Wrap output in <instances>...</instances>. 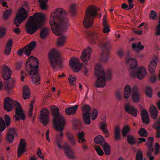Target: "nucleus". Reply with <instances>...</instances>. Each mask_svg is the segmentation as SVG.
Returning a JSON list of instances; mask_svg holds the SVG:
<instances>
[{"instance_id":"f257e3e1","label":"nucleus","mask_w":160,"mask_h":160,"mask_svg":"<svg viewBox=\"0 0 160 160\" xmlns=\"http://www.w3.org/2000/svg\"><path fill=\"white\" fill-rule=\"evenodd\" d=\"M67 13L62 8H58L51 15L50 24L53 32L56 35L60 36L57 41L58 46L64 45L66 37L61 34L62 31H65L68 24Z\"/></svg>"},{"instance_id":"f03ea898","label":"nucleus","mask_w":160,"mask_h":160,"mask_svg":"<svg viewBox=\"0 0 160 160\" xmlns=\"http://www.w3.org/2000/svg\"><path fill=\"white\" fill-rule=\"evenodd\" d=\"M89 41L91 44L98 42L100 47L104 51L101 55L100 59L104 63H106L108 60L109 58V51L111 45L108 40L105 41V38L103 35L99 32L95 31L90 34Z\"/></svg>"},{"instance_id":"7ed1b4c3","label":"nucleus","mask_w":160,"mask_h":160,"mask_svg":"<svg viewBox=\"0 0 160 160\" xmlns=\"http://www.w3.org/2000/svg\"><path fill=\"white\" fill-rule=\"evenodd\" d=\"M130 53L128 52L126 55V58L127 59L126 63L131 75L133 77H137L140 79H143L147 73L146 69L143 67L138 68L136 60L135 58H130Z\"/></svg>"},{"instance_id":"20e7f679","label":"nucleus","mask_w":160,"mask_h":160,"mask_svg":"<svg viewBox=\"0 0 160 160\" xmlns=\"http://www.w3.org/2000/svg\"><path fill=\"white\" fill-rule=\"evenodd\" d=\"M39 62L38 60L32 56L27 60L26 67L27 71L29 72L33 83L36 85L39 84L40 78L38 72Z\"/></svg>"},{"instance_id":"39448f33","label":"nucleus","mask_w":160,"mask_h":160,"mask_svg":"<svg viewBox=\"0 0 160 160\" xmlns=\"http://www.w3.org/2000/svg\"><path fill=\"white\" fill-rule=\"evenodd\" d=\"M95 69V74L97 79L95 85L97 88H103L105 86L106 79H111V71L108 70L106 74L103 68L99 64L96 65Z\"/></svg>"},{"instance_id":"423d86ee","label":"nucleus","mask_w":160,"mask_h":160,"mask_svg":"<svg viewBox=\"0 0 160 160\" xmlns=\"http://www.w3.org/2000/svg\"><path fill=\"white\" fill-rule=\"evenodd\" d=\"M14 106L15 107V114L17 116L16 118V119L17 121L25 119L26 117L20 103L16 101H13L9 97H6L4 99V108L8 112L12 110Z\"/></svg>"},{"instance_id":"0eeeda50","label":"nucleus","mask_w":160,"mask_h":160,"mask_svg":"<svg viewBox=\"0 0 160 160\" xmlns=\"http://www.w3.org/2000/svg\"><path fill=\"white\" fill-rule=\"evenodd\" d=\"M51 108L53 116V124L54 127L58 130L62 131L65 125V119L59 114V109L58 108L54 106H52Z\"/></svg>"},{"instance_id":"6e6552de","label":"nucleus","mask_w":160,"mask_h":160,"mask_svg":"<svg viewBox=\"0 0 160 160\" xmlns=\"http://www.w3.org/2000/svg\"><path fill=\"white\" fill-rule=\"evenodd\" d=\"M99 9V8L92 6H89L87 8L83 22L84 27L88 28L92 26L93 19L97 15V11Z\"/></svg>"},{"instance_id":"1a4fd4ad","label":"nucleus","mask_w":160,"mask_h":160,"mask_svg":"<svg viewBox=\"0 0 160 160\" xmlns=\"http://www.w3.org/2000/svg\"><path fill=\"white\" fill-rule=\"evenodd\" d=\"M2 71V76L3 79L6 80L5 83V89L8 94L11 93L12 89L13 88L14 85V81L12 79L11 81H9L8 80L9 79L12 74V72L7 66L5 65L3 67Z\"/></svg>"},{"instance_id":"9d476101","label":"nucleus","mask_w":160,"mask_h":160,"mask_svg":"<svg viewBox=\"0 0 160 160\" xmlns=\"http://www.w3.org/2000/svg\"><path fill=\"white\" fill-rule=\"evenodd\" d=\"M63 130L62 131L58 130L61 132L59 135L57 136L55 140V143L57 144L59 149H61L64 148L65 153L68 158L71 159H73L75 158L73 155V152L67 143H65L63 147L61 144L62 142V138L63 136V134L62 132Z\"/></svg>"},{"instance_id":"9b49d317","label":"nucleus","mask_w":160,"mask_h":160,"mask_svg":"<svg viewBox=\"0 0 160 160\" xmlns=\"http://www.w3.org/2000/svg\"><path fill=\"white\" fill-rule=\"evenodd\" d=\"M48 57L49 63L53 68L55 69L61 64L62 58L59 52L56 49L51 50L49 52Z\"/></svg>"},{"instance_id":"f8f14e48","label":"nucleus","mask_w":160,"mask_h":160,"mask_svg":"<svg viewBox=\"0 0 160 160\" xmlns=\"http://www.w3.org/2000/svg\"><path fill=\"white\" fill-rule=\"evenodd\" d=\"M42 17L36 18V22L33 21L27 22L26 26V30L29 34H32L35 33L39 28H41L43 25L42 23Z\"/></svg>"},{"instance_id":"ddd939ff","label":"nucleus","mask_w":160,"mask_h":160,"mask_svg":"<svg viewBox=\"0 0 160 160\" xmlns=\"http://www.w3.org/2000/svg\"><path fill=\"white\" fill-rule=\"evenodd\" d=\"M92 49L90 47H88L87 48L85 49L82 53L81 58V60L83 61L86 62L88 60H89L90 59V56ZM87 63V62H85V65L84 66V68L82 69V71L84 73V75L86 76H88V69L86 67Z\"/></svg>"},{"instance_id":"4468645a","label":"nucleus","mask_w":160,"mask_h":160,"mask_svg":"<svg viewBox=\"0 0 160 160\" xmlns=\"http://www.w3.org/2000/svg\"><path fill=\"white\" fill-rule=\"evenodd\" d=\"M28 14L26 9L23 7H21L19 12L17 13L14 20V23L17 27H19V25L27 18Z\"/></svg>"},{"instance_id":"2eb2a0df","label":"nucleus","mask_w":160,"mask_h":160,"mask_svg":"<svg viewBox=\"0 0 160 160\" xmlns=\"http://www.w3.org/2000/svg\"><path fill=\"white\" fill-rule=\"evenodd\" d=\"M36 45L35 41H32L21 49L18 50L17 54L19 56H22L24 53L26 55L28 56L31 51L36 47Z\"/></svg>"},{"instance_id":"dca6fc26","label":"nucleus","mask_w":160,"mask_h":160,"mask_svg":"<svg viewBox=\"0 0 160 160\" xmlns=\"http://www.w3.org/2000/svg\"><path fill=\"white\" fill-rule=\"evenodd\" d=\"M82 118L84 123L87 125L91 123V108L88 105H84L82 108Z\"/></svg>"},{"instance_id":"f3484780","label":"nucleus","mask_w":160,"mask_h":160,"mask_svg":"<svg viewBox=\"0 0 160 160\" xmlns=\"http://www.w3.org/2000/svg\"><path fill=\"white\" fill-rule=\"evenodd\" d=\"M69 62L70 67L75 72H77L80 71L83 65L82 63H80L79 59L74 58H72L69 60Z\"/></svg>"},{"instance_id":"a211bd4d","label":"nucleus","mask_w":160,"mask_h":160,"mask_svg":"<svg viewBox=\"0 0 160 160\" xmlns=\"http://www.w3.org/2000/svg\"><path fill=\"white\" fill-rule=\"evenodd\" d=\"M49 114V111L48 109L45 108H43L41 111L40 115V121L44 126H45L49 122L48 116Z\"/></svg>"},{"instance_id":"6ab92c4d","label":"nucleus","mask_w":160,"mask_h":160,"mask_svg":"<svg viewBox=\"0 0 160 160\" xmlns=\"http://www.w3.org/2000/svg\"><path fill=\"white\" fill-rule=\"evenodd\" d=\"M26 145L25 140L23 138L21 139L19 143V146L18 149L17 155L19 158L20 157L21 155L26 152V151L25 148Z\"/></svg>"},{"instance_id":"aec40b11","label":"nucleus","mask_w":160,"mask_h":160,"mask_svg":"<svg viewBox=\"0 0 160 160\" xmlns=\"http://www.w3.org/2000/svg\"><path fill=\"white\" fill-rule=\"evenodd\" d=\"M84 132L82 131L81 132H78L77 136L79 139V143L82 144V148L84 150H86L88 148L86 143L87 140L84 138Z\"/></svg>"},{"instance_id":"412c9836","label":"nucleus","mask_w":160,"mask_h":160,"mask_svg":"<svg viewBox=\"0 0 160 160\" xmlns=\"http://www.w3.org/2000/svg\"><path fill=\"white\" fill-rule=\"evenodd\" d=\"M124 109L126 112L136 117L137 115V109L133 106L129 105L128 104H126L124 107Z\"/></svg>"},{"instance_id":"4be33fe9","label":"nucleus","mask_w":160,"mask_h":160,"mask_svg":"<svg viewBox=\"0 0 160 160\" xmlns=\"http://www.w3.org/2000/svg\"><path fill=\"white\" fill-rule=\"evenodd\" d=\"M140 95L139 93L138 89L136 86L134 87L132 89V98L135 102H138L140 100Z\"/></svg>"},{"instance_id":"5701e85b","label":"nucleus","mask_w":160,"mask_h":160,"mask_svg":"<svg viewBox=\"0 0 160 160\" xmlns=\"http://www.w3.org/2000/svg\"><path fill=\"white\" fill-rule=\"evenodd\" d=\"M159 61V58L158 57H155L154 58V60L151 61L148 66V69L150 72L152 73L155 72L156 66L157 62Z\"/></svg>"},{"instance_id":"b1692460","label":"nucleus","mask_w":160,"mask_h":160,"mask_svg":"<svg viewBox=\"0 0 160 160\" xmlns=\"http://www.w3.org/2000/svg\"><path fill=\"white\" fill-rule=\"evenodd\" d=\"M17 135L16 130L14 128H10L8 132L7 139L9 142H12L14 138V136Z\"/></svg>"},{"instance_id":"393cba45","label":"nucleus","mask_w":160,"mask_h":160,"mask_svg":"<svg viewBox=\"0 0 160 160\" xmlns=\"http://www.w3.org/2000/svg\"><path fill=\"white\" fill-rule=\"evenodd\" d=\"M141 117L143 122L146 124H148L149 122V115L147 110L143 109L142 111Z\"/></svg>"},{"instance_id":"a878e982","label":"nucleus","mask_w":160,"mask_h":160,"mask_svg":"<svg viewBox=\"0 0 160 160\" xmlns=\"http://www.w3.org/2000/svg\"><path fill=\"white\" fill-rule=\"evenodd\" d=\"M42 17L43 20H42V23H43L45 21V16L44 14L42 13H36L34 14L33 17L30 16L29 18L28 22L33 21V22H36V18L38 17Z\"/></svg>"},{"instance_id":"bb28decb","label":"nucleus","mask_w":160,"mask_h":160,"mask_svg":"<svg viewBox=\"0 0 160 160\" xmlns=\"http://www.w3.org/2000/svg\"><path fill=\"white\" fill-rule=\"evenodd\" d=\"M78 107V105H76L72 107L66 108L65 110V112L68 115L74 114L76 113Z\"/></svg>"},{"instance_id":"cd10ccee","label":"nucleus","mask_w":160,"mask_h":160,"mask_svg":"<svg viewBox=\"0 0 160 160\" xmlns=\"http://www.w3.org/2000/svg\"><path fill=\"white\" fill-rule=\"evenodd\" d=\"M31 94L30 89L28 86L24 87L23 90V97L24 99H28Z\"/></svg>"},{"instance_id":"c85d7f7f","label":"nucleus","mask_w":160,"mask_h":160,"mask_svg":"<svg viewBox=\"0 0 160 160\" xmlns=\"http://www.w3.org/2000/svg\"><path fill=\"white\" fill-rule=\"evenodd\" d=\"M131 93V88L128 85H127L124 88V95L125 98H128Z\"/></svg>"},{"instance_id":"c756f323","label":"nucleus","mask_w":160,"mask_h":160,"mask_svg":"<svg viewBox=\"0 0 160 160\" xmlns=\"http://www.w3.org/2000/svg\"><path fill=\"white\" fill-rule=\"evenodd\" d=\"M12 43V41L11 39H9L8 42L5 50V53L6 54L9 55L10 54V52L11 50Z\"/></svg>"},{"instance_id":"7c9ffc66","label":"nucleus","mask_w":160,"mask_h":160,"mask_svg":"<svg viewBox=\"0 0 160 160\" xmlns=\"http://www.w3.org/2000/svg\"><path fill=\"white\" fill-rule=\"evenodd\" d=\"M12 43V41L11 39H9L8 42L5 50V53L6 54L9 55L10 54V52L11 50Z\"/></svg>"},{"instance_id":"2f4dec72","label":"nucleus","mask_w":160,"mask_h":160,"mask_svg":"<svg viewBox=\"0 0 160 160\" xmlns=\"http://www.w3.org/2000/svg\"><path fill=\"white\" fill-rule=\"evenodd\" d=\"M49 29L46 28L42 29L40 32L41 38L42 39L45 38L49 34Z\"/></svg>"},{"instance_id":"473e14b6","label":"nucleus","mask_w":160,"mask_h":160,"mask_svg":"<svg viewBox=\"0 0 160 160\" xmlns=\"http://www.w3.org/2000/svg\"><path fill=\"white\" fill-rule=\"evenodd\" d=\"M141 42H140L138 43H133L132 45V48L134 50L137 52L142 50L144 48V46L141 45Z\"/></svg>"},{"instance_id":"72a5a7b5","label":"nucleus","mask_w":160,"mask_h":160,"mask_svg":"<svg viewBox=\"0 0 160 160\" xmlns=\"http://www.w3.org/2000/svg\"><path fill=\"white\" fill-rule=\"evenodd\" d=\"M94 141L95 143L98 144L101 146L102 144H104V143L106 142L103 137L101 135H98L96 137L94 138Z\"/></svg>"},{"instance_id":"f704fd0d","label":"nucleus","mask_w":160,"mask_h":160,"mask_svg":"<svg viewBox=\"0 0 160 160\" xmlns=\"http://www.w3.org/2000/svg\"><path fill=\"white\" fill-rule=\"evenodd\" d=\"M150 112L152 118L153 119L156 118L158 112L157 108L154 106H152L150 108Z\"/></svg>"},{"instance_id":"c9c22d12","label":"nucleus","mask_w":160,"mask_h":160,"mask_svg":"<svg viewBox=\"0 0 160 160\" xmlns=\"http://www.w3.org/2000/svg\"><path fill=\"white\" fill-rule=\"evenodd\" d=\"M67 137L70 142L72 146H74L76 143V142L74 138L73 135L70 132L67 133Z\"/></svg>"},{"instance_id":"e433bc0d","label":"nucleus","mask_w":160,"mask_h":160,"mask_svg":"<svg viewBox=\"0 0 160 160\" xmlns=\"http://www.w3.org/2000/svg\"><path fill=\"white\" fill-rule=\"evenodd\" d=\"M101 146L103 147L106 154L109 155L111 152V147L109 144L105 142L104 144H102Z\"/></svg>"},{"instance_id":"4c0bfd02","label":"nucleus","mask_w":160,"mask_h":160,"mask_svg":"<svg viewBox=\"0 0 160 160\" xmlns=\"http://www.w3.org/2000/svg\"><path fill=\"white\" fill-rule=\"evenodd\" d=\"M120 133V131L119 127L118 126H116L115 127L114 130V139L115 140L121 139V136Z\"/></svg>"},{"instance_id":"58836bf2","label":"nucleus","mask_w":160,"mask_h":160,"mask_svg":"<svg viewBox=\"0 0 160 160\" xmlns=\"http://www.w3.org/2000/svg\"><path fill=\"white\" fill-rule=\"evenodd\" d=\"M134 0H127L129 4V6L125 3H123L122 5V7L124 9L129 10L132 8L133 6V4H132Z\"/></svg>"},{"instance_id":"ea45409f","label":"nucleus","mask_w":160,"mask_h":160,"mask_svg":"<svg viewBox=\"0 0 160 160\" xmlns=\"http://www.w3.org/2000/svg\"><path fill=\"white\" fill-rule=\"evenodd\" d=\"M6 128L5 123L3 119L0 118V138H1L2 135L1 132L3 131Z\"/></svg>"},{"instance_id":"a19ab883","label":"nucleus","mask_w":160,"mask_h":160,"mask_svg":"<svg viewBox=\"0 0 160 160\" xmlns=\"http://www.w3.org/2000/svg\"><path fill=\"white\" fill-rule=\"evenodd\" d=\"M127 140L128 142L131 145H134L136 143V138L132 135H128L127 136Z\"/></svg>"},{"instance_id":"79ce46f5","label":"nucleus","mask_w":160,"mask_h":160,"mask_svg":"<svg viewBox=\"0 0 160 160\" xmlns=\"http://www.w3.org/2000/svg\"><path fill=\"white\" fill-rule=\"evenodd\" d=\"M138 134L141 137H147L148 135L147 131L144 128H141L138 132Z\"/></svg>"},{"instance_id":"37998d69","label":"nucleus","mask_w":160,"mask_h":160,"mask_svg":"<svg viewBox=\"0 0 160 160\" xmlns=\"http://www.w3.org/2000/svg\"><path fill=\"white\" fill-rule=\"evenodd\" d=\"M11 12L12 10L11 9H6L3 13V19L5 20L8 19L11 15Z\"/></svg>"},{"instance_id":"c03bdc74","label":"nucleus","mask_w":160,"mask_h":160,"mask_svg":"<svg viewBox=\"0 0 160 160\" xmlns=\"http://www.w3.org/2000/svg\"><path fill=\"white\" fill-rule=\"evenodd\" d=\"M48 0H38L41 8L45 10L47 8V4Z\"/></svg>"},{"instance_id":"a18cd8bd","label":"nucleus","mask_w":160,"mask_h":160,"mask_svg":"<svg viewBox=\"0 0 160 160\" xmlns=\"http://www.w3.org/2000/svg\"><path fill=\"white\" fill-rule=\"evenodd\" d=\"M69 12L73 16H74L76 13V5L74 4H72L69 9Z\"/></svg>"},{"instance_id":"49530a36","label":"nucleus","mask_w":160,"mask_h":160,"mask_svg":"<svg viewBox=\"0 0 160 160\" xmlns=\"http://www.w3.org/2000/svg\"><path fill=\"white\" fill-rule=\"evenodd\" d=\"M102 25L103 27V33H107L109 32L110 31V29L107 22H103Z\"/></svg>"},{"instance_id":"de8ad7c7","label":"nucleus","mask_w":160,"mask_h":160,"mask_svg":"<svg viewBox=\"0 0 160 160\" xmlns=\"http://www.w3.org/2000/svg\"><path fill=\"white\" fill-rule=\"evenodd\" d=\"M145 92L147 96L149 98H151L152 96V91L151 88L149 87H146L145 89Z\"/></svg>"},{"instance_id":"09e8293b","label":"nucleus","mask_w":160,"mask_h":160,"mask_svg":"<svg viewBox=\"0 0 160 160\" xmlns=\"http://www.w3.org/2000/svg\"><path fill=\"white\" fill-rule=\"evenodd\" d=\"M130 128L128 126H125L122 130V134L123 137H125L126 135L129 132Z\"/></svg>"},{"instance_id":"8fccbe9b","label":"nucleus","mask_w":160,"mask_h":160,"mask_svg":"<svg viewBox=\"0 0 160 160\" xmlns=\"http://www.w3.org/2000/svg\"><path fill=\"white\" fill-rule=\"evenodd\" d=\"M94 148L95 150L97 152L99 156H102L104 154L103 150L99 147L95 146Z\"/></svg>"},{"instance_id":"3c124183","label":"nucleus","mask_w":160,"mask_h":160,"mask_svg":"<svg viewBox=\"0 0 160 160\" xmlns=\"http://www.w3.org/2000/svg\"><path fill=\"white\" fill-rule=\"evenodd\" d=\"M153 140V137H150L148 138L146 142V144L150 148H152V142Z\"/></svg>"},{"instance_id":"603ef678","label":"nucleus","mask_w":160,"mask_h":160,"mask_svg":"<svg viewBox=\"0 0 160 160\" xmlns=\"http://www.w3.org/2000/svg\"><path fill=\"white\" fill-rule=\"evenodd\" d=\"M4 119L6 122V127H8L11 122L10 117L8 114H6L4 116Z\"/></svg>"},{"instance_id":"864d4df0","label":"nucleus","mask_w":160,"mask_h":160,"mask_svg":"<svg viewBox=\"0 0 160 160\" xmlns=\"http://www.w3.org/2000/svg\"><path fill=\"white\" fill-rule=\"evenodd\" d=\"M142 152L141 151H138L136 155V160H143Z\"/></svg>"},{"instance_id":"5fc2aeb1","label":"nucleus","mask_w":160,"mask_h":160,"mask_svg":"<svg viewBox=\"0 0 160 160\" xmlns=\"http://www.w3.org/2000/svg\"><path fill=\"white\" fill-rule=\"evenodd\" d=\"M157 16V13L154 10H151L149 14V18L153 19H156Z\"/></svg>"},{"instance_id":"6e6d98bb","label":"nucleus","mask_w":160,"mask_h":160,"mask_svg":"<svg viewBox=\"0 0 160 160\" xmlns=\"http://www.w3.org/2000/svg\"><path fill=\"white\" fill-rule=\"evenodd\" d=\"M98 114L97 110L95 109H93L92 114L91 118L92 120H94L97 118Z\"/></svg>"},{"instance_id":"4d7b16f0","label":"nucleus","mask_w":160,"mask_h":160,"mask_svg":"<svg viewBox=\"0 0 160 160\" xmlns=\"http://www.w3.org/2000/svg\"><path fill=\"white\" fill-rule=\"evenodd\" d=\"M100 127L103 132L105 130H108L107 128V126L106 123L104 122H102L100 123Z\"/></svg>"},{"instance_id":"13d9d810","label":"nucleus","mask_w":160,"mask_h":160,"mask_svg":"<svg viewBox=\"0 0 160 160\" xmlns=\"http://www.w3.org/2000/svg\"><path fill=\"white\" fill-rule=\"evenodd\" d=\"M75 76H72L71 75L69 77L68 80L70 82V83L72 85H74V84L75 83L76 81L75 78Z\"/></svg>"},{"instance_id":"bf43d9fd","label":"nucleus","mask_w":160,"mask_h":160,"mask_svg":"<svg viewBox=\"0 0 160 160\" xmlns=\"http://www.w3.org/2000/svg\"><path fill=\"white\" fill-rule=\"evenodd\" d=\"M115 96L119 100H121V93L120 91L117 90L115 92Z\"/></svg>"},{"instance_id":"052dcab7","label":"nucleus","mask_w":160,"mask_h":160,"mask_svg":"<svg viewBox=\"0 0 160 160\" xmlns=\"http://www.w3.org/2000/svg\"><path fill=\"white\" fill-rule=\"evenodd\" d=\"M138 144H141L143 142H145L146 140V139L144 138H138Z\"/></svg>"},{"instance_id":"680f3d73","label":"nucleus","mask_w":160,"mask_h":160,"mask_svg":"<svg viewBox=\"0 0 160 160\" xmlns=\"http://www.w3.org/2000/svg\"><path fill=\"white\" fill-rule=\"evenodd\" d=\"M37 154L39 158L43 159V157L40 156V155L42 154V152L40 149L38 148V149Z\"/></svg>"},{"instance_id":"e2e57ef3","label":"nucleus","mask_w":160,"mask_h":160,"mask_svg":"<svg viewBox=\"0 0 160 160\" xmlns=\"http://www.w3.org/2000/svg\"><path fill=\"white\" fill-rule=\"evenodd\" d=\"M5 32V30L4 28H0V38L4 36Z\"/></svg>"},{"instance_id":"0e129e2a","label":"nucleus","mask_w":160,"mask_h":160,"mask_svg":"<svg viewBox=\"0 0 160 160\" xmlns=\"http://www.w3.org/2000/svg\"><path fill=\"white\" fill-rule=\"evenodd\" d=\"M33 111V106L32 104L31 105V107L29 109L28 112V115L29 117H31L32 116V114Z\"/></svg>"},{"instance_id":"69168bd1","label":"nucleus","mask_w":160,"mask_h":160,"mask_svg":"<svg viewBox=\"0 0 160 160\" xmlns=\"http://www.w3.org/2000/svg\"><path fill=\"white\" fill-rule=\"evenodd\" d=\"M150 79L152 82H154L156 81V77L155 76L153 75L150 77Z\"/></svg>"},{"instance_id":"338daca9","label":"nucleus","mask_w":160,"mask_h":160,"mask_svg":"<svg viewBox=\"0 0 160 160\" xmlns=\"http://www.w3.org/2000/svg\"><path fill=\"white\" fill-rule=\"evenodd\" d=\"M24 6L26 9H28L29 8V4L27 2L25 1L24 2Z\"/></svg>"},{"instance_id":"774afa93","label":"nucleus","mask_w":160,"mask_h":160,"mask_svg":"<svg viewBox=\"0 0 160 160\" xmlns=\"http://www.w3.org/2000/svg\"><path fill=\"white\" fill-rule=\"evenodd\" d=\"M156 138H160V130L157 131L156 134Z\"/></svg>"}]
</instances>
